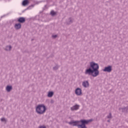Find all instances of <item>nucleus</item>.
<instances>
[{
	"mask_svg": "<svg viewBox=\"0 0 128 128\" xmlns=\"http://www.w3.org/2000/svg\"><path fill=\"white\" fill-rule=\"evenodd\" d=\"M90 122H92V120H81L80 122L72 121L70 122V124L74 126H80L81 128H86V124H88Z\"/></svg>",
	"mask_w": 128,
	"mask_h": 128,
	"instance_id": "obj_1",
	"label": "nucleus"
},
{
	"mask_svg": "<svg viewBox=\"0 0 128 128\" xmlns=\"http://www.w3.org/2000/svg\"><path fill=\"white\" fill-rule=\"evenodd\" d=\"M46 106L44 104H40L36 108V112L39 114H42L46 112Z\"/></svg>",
	"mask_w": 128,
	"mask_h": 128,
	"instance_id": "obj_2",
	"label": "nucleus"
},
{
	"mask_svg": "<svg viewBox=\"0 0 128 128\" xmlns=\"http://www.w3.org/2000/svg\"><path fill=\"white\" fill-rule=\"evenodd\" d=\"M90 66L92 68L93 70H98L99 66L98 64H96L94 62L90 63Z\"/></svg>",
	"mask_w": 128,
	"mask_h": 128,
	"instance_id": "obj_3",
	"label": "nucleus"
},
{
	"mask_svg": "<svg viewBox=\"0 0 128 128\" xmlns=\"http://www.w3.org/2000/svg\"><path fill=\"white\" fill-rule=\"evenodd\" d=\"M100 72H98V70H93V72H92V76L95 78L96 76H98Z\"/></svg>",
	"mask_w": 128,
	"mask_h": 128,
	"instance_id": "obj_4",
	"label": "nucleus"
},
{
	"mask_svg": "<svg viewBox=\"0 0 128 128\" xmlns=\"http://www.w3.org/2000/svg\"><path fill=\"white\" fill-rule=\"evenodd\" d=\"M92 72H94V70H92L90 68L87 69L85 72L86 74H92Z\"/></svg>",
	"mask_w": 128,
	"mask_h": 128,
	"instance_id": "obj_5",
	"label": "nucleus"
},
{
	"mask_svg": "<svg viewBox=\"0 0 128 128\" xmlns=\"http://www.w3.org/2000/svg\"><path fill=\"white\" fill-rule=\"evenodd\" d=\"M103 70L104 72H112V66H109L108 67H106Z\"/></svg>",
	"mask_w": 128,
	"mask_h": 128,
	"instance_id": "obj_6",
	"label": "nucleus"
},
{
	"mask_svg": "<svg viewBox=\"0 0 128 128\" xmlns=\"http://www.w3.org/2000/svg\"><path fill=\"white\" fill-rule=\"evenodd\" d=\"M76 94L77 96H80V94H82V90L80 88H78L76 90Z\"/></svg>",
	"mask_w": 128,
	"mask_h": 128,
	"instance_id": "obj_7",
	"label": "nucleus"
},
{
	"mask_svg": "<svg viewBox=\"0 0 128 128\" xmlns=\"http://www.w3.org/2000/svg\"><path fill=\"white\" fill-rule=\"evenodd\" d=\"M80 108V106L75 105L71 108V110H78Z\"/></svg>",
	"mask_w": 128,
	"mask_h": 128,
	"instance_id": "obj_8",
	"label": "nucleus"
},
{
	"mask_svg": "<svg viewBox=\"0 0 128 128\" xmlns=\"http://www.w3.org/2000/svg\"><path fill=\"white\" fill-rule=\"evenodd\" d=\"M18 22H22V23L24 22H26V19L24 18L21 17L18 19Z\"/></svg>",
	"mask_w": 128,
	"mask_h": 128,
	"instance_id": "obj_9",
	"label": "nucleus"
},
{
	"mask_svg": "<svg viewBox=\"0 0 128 128\" xmlns=\"http://www.w3.org/2000/svg\"><path fill=\"white\" fill-rule=\"evenodd\" d=\"M30 4V2L28 1V0H24L22 2V4L24 6H27V4Z\"/></svg>",
	"mask_w": 128,
	"mask_h": 128,
	"instance_id": "obj_10",
	"label": "nucleus"
},
{
	"mask_svg": "<svg viewBox=\"0 0 128 128\" xmlns=\"http://www.w3.org/2000/svg\"><path fill=\"white\" fill-rule=\"evenodd\" d=\"M14 28H16V30H18V29L20 28H22V25L20 24H16Z\"/></svg>",
	"mask_w": 128,
	"mask_h": 128,
	"instance_id": "obj_11",
	"label": "nucleus"
},
{
	"mask_svg": "<svg viewBox=\"0 0 128 128\" xmlns=\"http://www.w3.org/2000/svg\"><path fill=\"white\" fill-rule=\"evenodd\" d=\"M82 86H84V88H88V81H85L83 82Z\"/></svg>",
	"mask_w": 128,
	"mask_h": 128,
	"instance_id": "obj_12",
	"label": "nucleus"
},
{
	"mask_svg": "<svg viewBox=\"0 0 128 128\" xmlns=\"http://www.w3.org/2000/svg\"><path fill=\"white\" fill-rule=\"evenodd\" d=\"M12 86H7L6 90L7 92H10V90H12Z\"/></svg>",
	"mask_w": 128,
	"mask_h": 128,
	"instance_id": "obj_13",
	"label": "nucleus"
},
{
	"mask_svg": "<svg viewBox=\"0 0 128 128\" xmlns=\"http://www.w3.org/2000/svg\"><path fill=\"white\" fill-rule=\"evenodd\" d=\"M52 96H54V92H49L48 94V96L49 98H52Z\"/></svg>",
	"mask_w": 128,
	"mask_h": 128,
	"instance_id": "obj_14",
	"label": "nucleus"
},
{
	"mask_svg": "<svg viewBox=\"0 0 128 128\" xmlns=\"http://www.w3.org/2000/svg\"><path fill=\"white\" fill-rule=\"evenodd\" d=\"M11 48H12V46H8L6 47V50H11Z\"/></svg>",
	"mask_w": 128,
	"mask_h": 128,
	"instance_id": "obj_15",
	"label": "nucleus"
},
{
	"mask_svg": "<svg viewBox=\"0 0 128 128\" xmlns=\"http://www.w3.org/2000/svg\"><path fill=\"white\" fill-rule=\"evenodd\" d=\"M56 12L54 11H51L50 14L51 16H54V14H56Z\"/></svg>",
	"mask_w": 128,
	"mask_h": 128,
	"instance_id": "obj_16",
	"label": "nucleus"
},
{
	"mask_svg": "<svg viewBox=\"0 0 128 128\" xmlns=\"http://www.w3.org/2000/svg\"><path fill=\"white\" fill-rule=\"evenodd\" d=\"M2 122H6V120L4 118H1Z\"/></svg>",
	"mask_w": 128,
	"mask_h": 128,
	"instance_id": "obj_17",
	"label": "nucleus"
},
{
	"mask_svg": "<svg viewBox=\"0 0 128 128\" xmlns=\"http://www.w3.org/2000/svg\"><path fill=\"white\" fill-rule=\"evenodd\" d=\"M108 118H112V114H110L109 116H108Z\"/></svg>",
	"mask_w": 128,
	"mask_h": 128,
	"instance_id": "obj_18",
	"label": "nucleus"
},
{
	"mask_svg": "<svg viewBox=\"0 0 128 128\" xmlns=\"http://www.w3.org/2000/svg\"><path fill=\"white\" fill-rule=\"evenodd\" d=\"M57 36H58L56 35L52 36V38H56Z\"/></svg>",
	"mask_w": 128,
	"mask_h": 128,
	"instance_id": "obj_19",
	"label": "nucleus"
},
{
	"mask_svg": "<svg viewBox=\"0 0 128 128\" xmlns=\"http://www.w3.org/2000/svg\"><path fill=\"white\" fill-rule=\"evenodd\" d=\"M40 128H46L44 126H40Z\"/></svg>",
	"mask_w": 128,
	"mask_h": 128,
	"instance_id": "obj_20",
	"label": "nucleus"
},
{
	"mask_svg": "<svg viewBox=\"0 0 128 128\" xmlns=\"http://www.w3.org/2000/svg\"><path fill=\"white\" fill-rule=\"evenodd\" d=\"M54 68V70H56V68Z\"/></svg>",
	"mask_w": 128,
	"mask_h": 128,
	"instance_id": "obj_21",
	"label": "nucleus"
}]
</instances>
